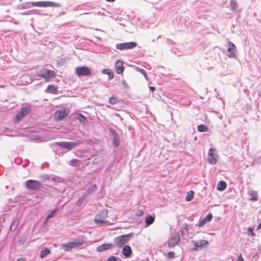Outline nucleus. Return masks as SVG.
<instances>
[{
  "mask_svg": "<svg viewBox=\"0 0 261 261\" xmlns=\"http://www.w3.org/2000/svg\"><path fill=\"white\" fill-rule=\"evenodd\" d=\"M85 242V237L83 236H80L76 239L73 240L66 244H62L61 248L65 251H69L70 250L78 248L83 246Z\"/></svg>",
  "mask_w": 261,
  "mask_h": 261,
  "instance_id": "nucleus-1",
  "label": "nucleus"
},
{
  "mask_svg": "<svg viewBox=\"0 0 261 261\" xmlns=\"http://www.w3.org/2000/svg\"><path fill=\"white\" fill-rule=\"evenodd\" d=\"M38 76L44 77L47 81H49L51 77H55L56 73L55 71L48 70L46 68H42L36 71Z\"/></svg>",
  "mask_w": 261,
  "mask_h": 261,
  "instance_id": "nucleus-2",
  "label": "nucleus"
},
{
  "mask_svg": "<svg viewBox=\"0 0 261 261\" xmlns=\"http://www.w3.org/2000/svg\"><path fill=\"white\" fill-rule=\"evenodd\" d=\"M31 5L33 7H61L62 6V5L60 3H56L49 2V1L32 2Z\"/></svg>",
  "mask_w": 261,
  "mask_h": 261,
  "instance_id": "nucleus-3",
  "label": "nucleus"
},
{
  "mask_svg": "<svg viewBox=\"0 0 261 261\" xmlns=\"http://www.w3.org/2000/svg\"><path fill=\"white\" fill-rule=\"evenodd\" d=\"M31 108V106L29 105H26L24 107H22L21 110L15 116L14 119L15 122H19L22 119V118L29 113Z\"/></svg>",
  "mask_w": 261,
  "mask_h": 261,
  "instance_id": "nucleus-4",
  "label": "nucleus"
},
{
  "mask_svg": "<svg viewBox=\"0 0 261 261\" xmlns=\"http://www.w3.org/2000/svg\"><path fill=\"white\" fill-rule=\"evenodd\" d=\"M81 143L80 141L76 142H57L56 144L61 148L70 150Z\"/></svg>",
  "mask_w": 261,
  "mask_h": 261,
  "instance_id": "nucleus-5",
  "label": "nucleus"
},
{
  "mask_svg": "<svg viewBox=\"0 0 261 261\" xmlns=\"http://www.w3.org/2000/svg\"><path fill=\"white\" fill-rule=\"evenodd\" d=\"M130 235V234H129L116 237L114 240V242L115 243L114 246L119 248L122 247L128 241Z\"/></svg>",
  "mask_w": 261,
  "mask_h": 261,
  "instance_id": "nucleus-6",
  "label": "nucleus"
},
{
  "mask_svg": "<svg viewBox=\"0 0 261 261\" xmlns=\"http://www.w3.org/2000/svg\"><path fill=\"white\" fill-rule=\"evenodd\" d=\"M227 46L226 56L230 58H236L237 49L235 44L230 41H228Z\"/></svg>",
  "mask_w": 261,
  "mask_h": 261,
  "instance_id": "nucleus-7",
  "label": "nucleus"
},
{
  "mask_svg": "<svg viewBox=\"0 0 261 261\" xmlns=\"http://www.w3.org/2000/svg\"><path fill=\"white\" fill-rule=\"evenodd\" d=\"M218 160V155L216 153L215 148H211L208 150L207 160L210 164L215 165L217 163Z\"/></svg>",
  "mask_w": 261,
  "mask_h": 261,
  "instance_id": "nucleus-8",
  "label": "nucleus"
},
{
  "mask_svg": "<svg viewBox=\"0 0 261 261\" xmlns=\"http://www.w3.org/2000/svg\"><path fill=\"white\" fill-rule=\"evenodd\" d=\"M69 113V111L66 108L57 111L54 115V119L57 120H61L66 117Z\"/></svg>",
  "mask_w": 261,
  "mask_h": 261,
  "instance_id": "nucleus-9",
  "label": "nucleus"
},
{
  "mask_svg": "<svg viewBox=\"0 0 261 261\" xmlns=\"http://www.w3.org/2000/svg\"><path fill=\"white\" fill-rule=\"evenodd\" d=\"M75 73L79 76H89L91 72L90 69L87 66H80L75 68Z\"/></svg>",
  "mask_w": 261,
  "mask_h": 261,
  "instance_id": "nucleus-10",
  "label": "nucleus"
},
{
  "mask_svg": "<svg viewBox=\"0 0 261 261\" xmlns=\"http://www.w3.org/2000/svg\"><path fill=\"white\" fill-rule=\"evenodd\" d=\"M137 46L135 42H125L122 43H118L116 45V48L117 49L123 50L125 49H132Z\"/></svg>",
  "mask_w": 261,
  "mask_h": 261,
  "instance_id": "nucleus-11",
  "label": "nucleus"
},
{
  "mask_svg": "<svg viewBox=\"0 0 261 261\" xmlns=\"http://www.w3.org/2000/svg\"><path fill=\"white\" fill-rule=\"evenodd\" d=\"M26 187L31 190H37L41 187L40 182L35 180H28L25 182Z\"/></svg>",
  "mask_w": 261,
  "mask_h": 261,
  "instance_id": "nucleus-12",
  "label": "nucleus"
},
{
  "mask_svg": "<svg viewBox=\"0 0 261 261\" xmlns=\"http://www.w3.org/2000/svg\"><path fill=\"white\" fill-rule=\"evenodd\" d=\"M192 242L194 245V247L192 249V251H196L199 249H202L208 244V241L204 240L199 241L193 240Z\"/></svg>",
  "mask_w": 261,
  "mask_h": 261,
  "instance_id": "nucleus-13",
  "label": "nucleus"
},
{
  "mask_svg": "<svg viewBox=\"0 0 261 261\" xmlns=\"http://www.w3.org/2000/svg\"><path fill=\"white\" fill-rule=\"evenodd\" d=\"M179 236L178 233L171 236L168 242V247H173L179 243Z\"/></svg>",
  "mask_w": 261,
  "mask_h": 261,
  "instance_id": "nucleus-14",
  "label": "nucleus"
},
{
  "mask_svg": "<svg viewBox=\"0 0 261 261\" xmlns=\"http://www.w3.org/2000/svg\"><path fill=\"white\" fill-rule=\"evenodd\" d=\"M114 245L110 243H106L102 244L98 246L96 248V250L98 252H102L107 250L111 249L113 248Z\"/></svg>",
  "mask_w": 261,
  "mask_h": 261,
  "instance_id": "nucleus-15",
  "label": "nucleus"
},
{
  "mask_svg": "<svg viewBox=\"0 0 261 261\" xmlns=\"http://www.w3.org/2000/svg\"><path fill=\"white\" fill-rule=\"evenodd\" d=\"M213 216L211 214H208L202 220H200L198 223L199 227H203L206 223L212 220Z\"/></svg>",
  "mask_w": 261,
  "mask_h": 261,
  "instance_id": "nucleus-16",
  "label": "nucleus"
},
{
  "mask_svg": "<svg viewBox=\"0 0 261 261\" xmlns=\"http://www.w3.org/2000/svg\"><path fill=\"white\" fill-rule=\"evenodd\" d=\"M122 252L123 255L126 258L129 257L132 253L130 247L128 245L124 246L122 248Z\"/></svg>",
  "mask_w": 261,
  "mask_h": 261,
  "instance_id": "nucleus-17",
  "label": "nucleus"
},
{
  "mask_svg": "<svg viewBox=\"0 0 261 261\" xmlns=\"http://www.w3.org/2000/svg\"><path fill=\"white\" fill-rule=\"evenodd\" d=\"M115 68L118 74H121L123 71V63L120 60H117L115 63Z\"/></svg>",
  "mask_w": 261,
  "mask_h": 261,
  "instance_id": "nucleus-18",
  "label": "nucleus"
},
{
  "mask_svg": "<svg viewBox=\"0 0 261 261\" xmlns=\"http://www.w3.org/2000/svg\"><path fill=\"white\" fill-rule=\"evenodd\" d=\"M108 217V210H102L97 214L95 218L105 219Z\"/></svg>",
  "mask_w": 261,
  "mask_h": 261,
  "instance_id": "nucleus-19",
  "label": "nucleus"
},
{
  "mask_svg": "<svg viewBox=\"0 0 261 261\" xmlns=\"http://www.w3.org/2000/svg\"><path fill=\"white\" fill-rule=\"evenodd\" d=\"M94 221L96 224L100 226L103 225H108L110 224L109 221L105 220L103 219L94 218Z\"/></svg>",
  "mask_w": 261,
  "mask_h": 261,
  "instance_id": "nucleus-20",
  "label": "nucleus"
},
{
  "mask_svg": "<svg viewBox=\"0 0 261 261\" xmlns=\"http://www.w3.org/2000/svg\"><path fill=\"white\" fill-rule=\"evenodd\" d=\"M248 194L251 197V200L255 201L258 199V194L257 191L251 190L248 192Z\"/></svg>",
  "mask_w": 261,
  "mask_h": 261,
  "instance_id": "nucleus-21",
  "label": "nucleus"
},
{
  "mask_svg": "<svg viewBox=\"0 0 261 261\" xmlns=\"http://www.w3.org/2000/svg\"><path fill=\"white\" fill-rule=\"evenodd\" d=\"M111 132L113 133V143L115 146L116 147L119 144V137L115 131L112 130Z\"/></svg>",
  "mask_w": 261,
  "mask_h": 261,
  "instance_id": "nucleus-22",
  "label": "nucleus"
},
{
  "mask_svg": "<svg viewBox=\"0 0 261 261\" xmlns=\"http://www.w3.org/2000/svg\"><path fill=\"white\" fill-rule=\"evenodd\" d=\"M46 92L52 94H57L58 92L57 88L53 85H49L45 90Z\"/></svg>",
  "mask_w": 261,
  "mask_h": 261,
  "instance_id": "nucleus-23",
  "label": "nucleus"
},
{
  "mask_svg": "<svg viewBox=\"0 0 261 261\" xmlns=\"http://www.w3.org/2000/svg\"><path fill=\"white\" fill-rule=\"evenodd\" d=\"M19 219H15L10 225V229L11 231H14L16 229L19 224Z\"/></svg>",
  "mask_w": 261,
  "mask_h": 261,
  "instance_id": "nucleus-24",
  "label": "nucleus"
},
{
  "mask_svg": "<svg viewBox=\"0 0 261 261\" xmlns=\"http://www.w3.org/2000/svg\"><path fill=\"white\" fill-rule=\"evenodd\" d=\"M226 187V184L225 182L221 180L219 181V182L217 184V189L219 191H223L224 190Z\"/></svg>",
  "mask_w": 261,
  "mask_h": 261,
  "instance_id": "nucleus-25",
  "label": "nucleus"
},
{
  "mask_svg": "<svg viewBox=\"0 0 261 261\" xmlns=\"http://www.w3.org/2000/svg\"><path fill=\"white\" fill-rule=\"evenodd\" d=\"M76 119L83 124H85L87 122V118L82 114H78L76 116Z\"/></svg>",
  "mask_w": 261,
  "mask_h": 261,
  "instance_id": "nucleus-26",
  "label": "nucleus"
},
{
  "mask_svg": "<svg viewBox=\"0 0 261 261\" xmlns=\"http://www.w3.org/2000/svg\"><path fill=\"white\" fill-rule=\"evenodd\" d=\"M50 250L48 248H44L42 249L40 254V257L42 258L45 257L47 255L50 253Z\"/></svg>",
  "mask_w": 261,
  "mask_h": 261,
  "instance_id": "nucleus-27",
  "label": "nucleus"
},
{
  "mask_svg": "<svg viewBox=\"0 0 261 261\" xmlns=\"http://www.w3.org/2000/svg\"><path fill=\"white\" fill-rule=\"evenodd\" d=\"M102 73L103 74H106L108 75L109 80H112L114 77L113 73L111 72V70H110V69H103L102 70Z\"/></svg>",
  "mask_w": 261,
  "mask_h": 261,
  "instance_id": "nucleus-28",
  "label": "nucleus"
},
{
  "mask_svg": "<svg viewBox=\"0 0 261 261\" xmlns=\"http://www.w3.org/2000/svg\"><path fill=\"white\" fill-rule=\"evenodd\" d=\"M154 221V217L151 215L147 216L145 218V223L147 225H149L153 223Z\"/></svg>",
  "mask_w": 261,
  "mask_h": 261,
  "instance_id": "nucleus-29",
  "label": "nucleus"
},
{
  "mask_svg": "<svg viewBox=\"0 0 261 261\" xmlns=\"http://www.w3.org/2000/svg\"><path fill=\"white\" fill-rule=\"evenodd\" d=\"M180 231L181 236H184L185 234H188L189 232L188 225H184V226L180 228Z\"/></svg>",
  "mask_w": 261,
  "mask_h": 261,
  "instance_id": "nucleus-30",
  "label": "nucleus"
},
{
  "mask_svg": "<svg viewBox=\"0 0 261 261\" xmlns=\"http://www.w3.org/2000/svg\"><path fill=\"white\" fill-rule=\"evenodd\" d=\"M194 195V192L192 191H190L189 192H188L187 193V194L186 197V200L187 201H191L193 199Z\"/></svg>",
  "mask_w": 261,
  "mask_h": 261,
  "instance_id": "nucleus-31",
  "label": "nucleus"
},
{
  "mask_svg": "<svg viewBox=\"0 0 261 261\" xmlns=\"http://www.w3.org/2000/svg\"><path fill=\"white\" fill-rule=\"evenodd\" d=\"M230 8H231V10L233 11H234L236 10V9L238 8V4L236 1H234V0L230 1Z\"/></svg>",
  "mask_w": 261,
  "mask_h": 261,
  "instance_id": "nucleus-32",
  "label": "nucleus"
},
{
  "mask_svg": "<svg viewBox=\"0 0 261 261\" xmlns=\"http://www.w3.org/2000/svg\"><path fill=\"white\" fill-rule=\"evenodd\" d=\"M197 130L200 132H204L208 130V128L204 125L200 124L198 125Z\"/></svg>",
  "mask_w": 261,
  "mask_h": 261,
  "instance_id": "nucleus-33",
  "label": "nucleus"
},
{
  "mask_svg": "<svg viewBox=\"0 0 261 261\" xmlns=\"http://www.w3.org/2000/svg\"><path fill=\"white\" fill-rule=\"evenodd\" d=\"M81 163V161L77 159H73L70 161V165L72 166H76Z\"/></svg>",
  "mask_w": 261,
  "mask_h": 261,
  "instance_id": "nucleus-34",
  "label": "nucleus"
},
{
  "mask_svg": "<svg viewBox=\"0 0 261 261\" xmlns=\"http://www.w3.org/2000/svg\"><path fill=\"white\" fill-rule=\"evenodd\" d=\"M97 189L96 186L95 185H93L91 187L88 189L87 190V192L88 194L90 193L91 192H93L95 191Z\"/></svg>",
  "mask_w": 261,
  "mask_h": 261,
  "instance_id": "nucleus-35",
  "label": "nucleus"
},
{
  "mask_svg": "<svg viewBox=\"0 0 261 261\" xmlns=\"http://www.w3.org/2000/svg\"><path fill=\"white\" fill-rule=\"evenodd\" d=\"M57 212V209L53 210L50 213H49L46 217V220L49 218L54 217L55 213Z\"/></svg>",
  "mask_w": 261,
  "mask_h": 261,
  "instance_id": "nucleus-36",
  "label": "nucleus"
},
{
  "mask_svg": "<svg viewBox=\"0 0 261 261\" xmlns=\"http://www.w3.org/2000/svg\"><path fill=\"white\" fill-rule=\"evenodd\" d=\"M117 102V98L114 96H112L109 98V102L112 105H114Z\"/></svg>",
  "mask_w": 261,
  "mask_h": 261,
  "instance_id": "nucleus-37",
  "label": "nucleus"
},
{
  "mask_svg": "<svg viewBox=\"0 0 261 261\" xmlns=\"http://www.w3.org/2000/svg\"><path fill=\"white\" fill-rule=\"evenodd\" d=\"M167 256L169 259H172L174 257L175 253L174 252L170 251L167 253Z\"/></svg>",
  "mask_w": 261,
  "mask_h": 261,
  "instance_id": "nucleus-38",
  "label": "nucleus"
},
{
  "mask_svg": "<svg viewBox=\"0 0 261 261\" xmlns=\"http://www.w3.org/2000/svg\"><path fill=\"white\" fill-rule=\"evenodd\" d=\"M253 229H254L253 227H250L248 228V231L249 232V233L248 234V235H250L252 237H253L255 236V233L253 232Z\"/></svg>",
  "mask_w": 261,
  "mask_h": 261,
  "instance_id": "nucleus-39",
  "label": "nucleus"
},
{
  "mask_svg": "<svg viewBox=\"0 0 261 261\" xmlns=\"http://www.w3.org/2000/svg\"><path fill=\"white\" fill-rule=\"evenodd\" d=\"M84 198L81 197L79 199V200L76 202V205L77 206L81 205L83 202Z\"/></svg>",
  "mask_w": 261,
  "mask_h": 261,
  "instance_id": "nucleus-40",
  "label": "nucleus"
},
{
  "mask_svg": "<svg viewBox=\"0 0 261 261\" xmlns=\"http://www.w3.org/2000/svg\"><path fill=\"white\" fill-rule=\"evenodd\" d=\"M31 7V3H27L24 5V6L23 7V9H28L30 8Z\"/></svg>",
  "mask_w": 261,
  "mask_h": 261,
  "instance_id": "nucleus-41",
  "label": "nucleus"
},
{
  "mask_svg": "<svg viewBox=\"0 0 261 261\" xmlns=\"http://www.w3.org/2000/svg\"><path fill=\"white\" fill-rule=\"evenodd\" d=\"M108 261H117V258L114 256H111L108 258Z\"/></svg>",
  "mask_w": 261,
  "mask_h": 261,
  "instance_id": "nucleus-42",
  "label": "nucleus"
},
{
  "mask_svg": "<svg viewBox=\"0 0 261 261\" xmlns=\"http://www.w3.org/2000/svg\"><path fill=\"white\" fill-rule=\"evenodd\" d=\"M138 71H140L146 78V73L143 69H140L138 70Z\"/></svg>",
  "mask_w": 261,
  "mask_h": 261,
  "instance_id": "nucleus-43",
  "label": "nucleus"
},
{
  "mask_svg": "<svg viewBox=\"0 0 261 261\" xmlns=\"http://www.w3.org/2000/svg\"><path fill=\"white\" fill-rule=\"evenodd\" d=\"M122 84L123 85V86L125 88H128V86L126 82V81L125 80H123L122 81Z\"/></svg>",
  "mask_w": 261,
  "mask_h": 261,
  "instance_id": "nucleus-44",
  "label": "nucleus"
},
{
  "mask_svg": "<svg viewBox=\"0 0 261 261\" xmlns=\"http://www.w3.org/2000/svg\"><path fill=\"white\" fill-rule=\"evenodd\" d=\"M236 261H244V259L242 257L241 254H240V256L238 257V259Z\"/></svg>",
  "mask_w": 261,
  "mask_h": 261,
  "instance_id": "nucleus-45",
  "label": "nucleus"
},
{
  "mask_svg": "<svg viewBox=\"0 0 261 261\" xmlns=\"http://www.w3.org/2000/svg\"><path fill=\"white\" fill-rule=\"evenodd\" d=\"M16 261H27V260L24 258H18Z\"/></svg>",
  "mask_w": 261,
  "mask_h": 261,
  "instance_id": "nucleus-46",
  "label": "nucleus"
},
{
  "mask_svg": "<svg viewBox=\"0 0 261 261\" xmlns=\"http://www.w3.org/2000/svg\"><path fill=\"white\" fill-rule=\"evenodd\" d=\"M149 89L151 91L153 92L155 90V88L154 87H149Z\"/></svg>",
  "mask_w": 261,
  "mask_h": 261,
  "instance_id": "nucleus-47",
  "label": "nucleus"
},
{
  "mask_svg": "<svg viewBox=\"0 0 261 261\" xmlns=\"http://www.w3.org/2000/svg\"><path fill=\"white\" fill-rule=\"evenodd\" d=\"M260 228H261V223L257 227V229H259Z\"/></svg>",
  "mask_w": 261,
  "mask_h": 261,
  "instance_id": "nucleus-48",
  "label": "nucleus"
},
{
  "mask_svg": "<svg viewBox=\"0 0 261 261\" xmlns=\"http://www.w3.org/2000/svg\"><path fill=\"white\" fill-rule=\"evenodd\" d=\"M107 2H114L115 0H106Z\"/></svg>",
  "mask_w": 261,
  "mask_h": 261,
  "instance_id": "nucleus-49",
  "label": "nucleus"
},
{
  "mask_svg": "<svg viewBox=\"0 0 261 261\" xmlns=\"http://www.w3.org/2000/svg\"><path fill=\"white\" fill-rule=\"evenodd\" d=\"M51 180H56V177H53V178H51Z\"/></svg>",
  "mask_w": 261,
  "mask_h": 261,
  "instance_id": "nucleus-50",
  "label": "nucleus"
}]
</instances>
